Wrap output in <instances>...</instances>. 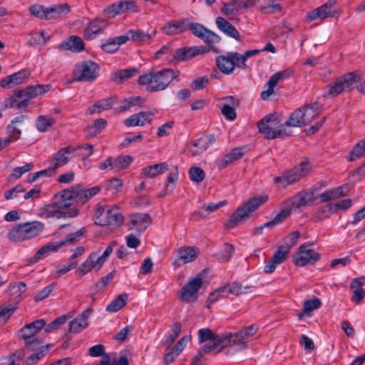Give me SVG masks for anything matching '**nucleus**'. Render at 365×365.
Listing matches in <instances>:
<instances>
[{"instance_id": "f257e3e1", "label": "nucleus", "mask_w": 365, "mask_h": 365, "mask_svg": "<svg viewBox=\"0 0 365 365\" xmlns=\"http://www.w3.org/2000/svg\"><path fill=\"white\" fill-rule=\"evenodd\" d=\"M179 72L170 68L161 71H150L139 77L138 83L146 86L149 92L165 90L170 83L178 76Z\"/></svg>"}, {"instance_id": "f03ea898", "label": "nucleus", "mask_w": 365, "mask_h": 365, "mask_svg": "<svg viewBox=\"0 0 365 365\" xmlns=\"http://www.w3.org/2000/svg\"><path fill=\"white\" fill-rule=\"evenodd\" d=\"M93 220L96 224L101 226L117 227L123 224L124 217L118 206L106 205L97 207L93 215Z\"/></svg>"}, {"instance_id": "7ed1b4c3", "label": "nucleus", "mask_w": 365, "mask_h": 365, "mask_svg": "<svg viewBox=\"0 0 365 365\" xmlns=\"http://www.w3.org/2000/svg\"><path fill=\"white\" fill-rule=\"evenodd\" d=\"M267 199L268 197L267 195H261L250 199L235 210L231 217L226 222L225 227L227 228H232L237 224L245 222L250 213L255 211Z\"/></svg>"}, {"instance_id": "20e7f679", "label": "nucleus", "mask_w": 365, "mask_h": 365, "mask_svg": "<svg viewBox=\"0 0 365 365\" xmlns=\"http://www.w3.org/2000/svg\"><path fill=\"white\" fill-rule=\"evenodd\" d=\"M43 228V224L38 221L20 224L9 230L8 238L12 242L24 241L38 235Z\"/></svg>"}, {"instance_id": "39448f33", "label": "nucleus", "mask_w": 365, "mask_h": 365, "mask_svg": "<svg viewBox=\"0 0 365 365\" xmlns=\"http://www.w3.org/2000/svg\"><path fill=\"white\" fill-rule=\"evenodd\" d=\"M319 106L317 103L306 105L293 112L286 121L287 125L302 127L312 121L319 115Z\"/></svg>"}, {"instance_id": "423d86ee", "label": "nucleus", "mask_w": 365, "mask_h": 365, "mask_svg": "<svg viewBox=\"0 0 365 365\" xmlns=\"http://www.w3.org/2000/svg\"><path fill=\"white\" fill-rule=\"evenodd\" d=\"M83 235V232L78 230L76 232L68 235L64 240L59 242H51L42 246L29 259V264H34L38 260L43 259L45 256L48 255L51 252H56L59 248L73 244L78 241Z\"/></svg>"}, {"instance_id": "0eeeda50", "label": "nucleus", "mask_w": 365, "mask_h": 365, "mask_svg": "<svg viewBox=\"0 0 365 365\" xmlns=\"http://www.w3.org/2000/svg\"><path fill=\"white\" fill-rule=\"evenodd\" d=\"M360 80L361 77L356 72L344 74L327 86V95L334 98L344 91H349Z\"/></svg>"}, {"instance_id": "6e6552de", "label": "nucleus", "mask_w": 365, "mask_h": 365, "mask_svg": "<svg viewBox=\"0 0 365 365\" xmlns=\"http://www.w3.org/2000/svg\"><path fill=\"white\" fill-rule=\"evenodd\" d=\"M202 285V274H198L182 287L179 292V299L185 303H192L198 299V291Z\"/></svg>"}, {"instance_id": "1a4fd4ad", "label": "nucleus", "mask_w": 365, "mask_h": 365, "mask_svg": "<svg viewBox=\"0 0 365 365\" xmlns=\"http://www.w3.org/2000/svg\"><path fill=\"white\" fill-rule=\"evenodd\" d=\"M257 327L255 324L242 328L235 333L225 332L224 334H230L226 341H228L230 346L235 347L237 351H242L247 348L248 344L246 339L253 336L257 331Z\"/></svg>"}, {"instance_id": "9d476101", "label": "nucleus", "mask_w": 365, "mask_h": 365, "mask_svg": "<svg viewBox=\"0 0 365 365\" xmlns=\"http://www.w3.org/2000/svg\"><path fill=\"white\" fill-rule=\"evenodd\" d=\"M311 170V165L309 162H302L299 166L296 167L290 171L284 173L282 177H276L274 179L275 183L281 184L285 187L289 184L299 181L305 177Z\"/></svg>"}, {"instance_id": "9b49d317", "label": "nucleus", "mask_w": 365, "mask_h": 365, "mask_svg": "<svg viewBox=\"0 0 365 365\" xmlns=\"http://www.w3.org/2000/svg\"><path fill=\"white\" fill-rule=\"evenodd\" d=\"M98 65L91 61H86L76 65L73 78L76 81H93L98 75Z\"/></svg>"}, {"instance_id": "f8f14e48", "label": "nucleus", "mask_w": 365, "mask_h": 365, "mask_svg": "<svg viewBox=\"0 0 365 365\" xmlns=\"http://www.w3.org/2000/svg\"><path fill=\"white\" fill-rule=\"evenodd\" d=\"M319 259L320 255L314 250L309 248L307 244L301 245L293 256L294 263L300 267L313 264Z\"/></svg>"}, {"instance_id": "ddd939ff", "label": "nucleus", "mask_w": 365, "mask_h": 365, "mask_svg": "<svg viewBox=\"0 0 365 365\" xmlns=\"http://www.w3.org/2000/svg\"><path fill=\"white\" fill-rule=\"evenodd\" d=\"M279 123V119L276 114L267 115L257 123L259 132L262 133L266 139H274Z\"/></svg>"}, {"instance_id": "4468645a", "label": "nucleus", "mask_w": 365, "mask_h": 365, "mask_svg": "<svg viewBox=\"0 0 365 365\" xmlns=\"http://www.w3.org/2000/svg\"><path fill=\"white\" fill-rule=\"evenodd\" d=\"M293 73L290 68L274 73L265 85L266 89L261 93V98L263 100L268 99L274 92V87L282 81L288 79Z\"/></svg>"}, {"instance_id": "2eb2a0df", "label": "nucleus", "mask_w": 365, "mask_h": 365, "mask_svg": "<svg viewBox=\"0 0 365 365\" xmlns=\"http://www.w3.org/2000/svg\"><path fill=\"white\" fill-rule=\"evenodd\" d=\"M336 14V1L329 0L323 5L317 7L307 14V19L309 21L317 19H325L334 16Z\"/></svg>"}, {"instance_id": "dca6fc26", "label": "nucleus", "mask_w": 365, "mask_h": 365, "mask_svg": "<svg viewBox=\"0 0 365 365\" xmlns=\"http://www.w3.org/2000/svg\"><path fill=\"white\" fill-rule=\"evenodd\" d=\"M41 341L36 338L32 341H26L25 345L26 348L35 352L31 354L25 361L26 365H33L41 359L48 352V346H41Z\"/></svg>"}, {"instance_id": "f3484780", "label": "nucleus", "mask_w": 365, "mask_h": 365, "mask_svg": "<svg viewBox=\"0 0 365 365\" xmlns=\"http://www.w3.org/2000/svg\"><path fill=\"white\" fill-rule=\"evenodd\" d=\"M52 88L51 84H37L29 86L24 89H18V96H24L29 105L31 99L36 98L50 91Z\"/></svg>"}, {"instance_id": "a211bd4d", "label": "nucleus", "mask_w": 365, "mask_h": 365, "mask_svg": "<svg viewBox=\"0 0 365 365\" xmlns=\"http://www.w3.org/2000/svg\"><path fill=\"white\" fill-rule=\"evenodd\" d=\"M188 29L195 36L200 38L207 43H218L220 40L218 35L207 29L201 24L188 23Z\"/></svg>"}, {"instance_id": "6ab92c4d", "label": "nucleus", "mask_w": 365, "mask_h": 365, "mask_svg": "<svg viewBox=\"0 0 365 365\" xmlns=\"http://www.w3.org/2000/svg\"><path fill=\"white\" fill-rule=\"evenodd\" d=\"M31 72L27 69H22L11 75L7 76L1 81V86L4 88H11L21 85L29 78Z\"/></svg>"}, {"instance_id": "aec40b11", "label": "nucleus", "mask_w": 365, "mask_h": 365, "mask_svg": "<svg viewBox=\"0 0 365 365\" xmlns=\"http://www.w3.org/2000/svg\"><path fill=\"white\" fill-rule=\"evenodd\" d=\"M104 261L97 253H93L77 269L76 273L82 277L92 269L98 270L104 264Z\"/></svg>"}, {"instance_id": "412c9836", "label": "nucleus", "mask_w": 365, "mask_h": 365, "mask_svg": "<svg viewBox=\"0 0 365 365\" xmlns=\"http://www.w3.org/2000/svg\"><path fill=\"white\" fill-rule=\"evenodd\" d=\"M207 51L202 46L184 47L176 50L173 58L178 61H188L196 56L205 53Z\"/></svg>"}, {"instance_id": "4be33fe9", "label": "nucleus", "mask_w": 365, "mask_h": 365, "mask_svg": "<svg viewBox=\"0 0 365 365\" xmlns=\"http://www.w3.org/2000/svg\"><path fill=\"white\" fill-rule=\"evenodd\" d=\"M129 229L141 233L150 225V218L146 213H136L130 215Z\"/></svg>"}, {"instance_id": "5701e85b", "label": "nucleus", "mask_w": 365, "mask_h": 365, "mask_svg": "<svg viewBox=\"0 0 365 365\" xmlns=\"http://www.w3.org/2000/svg\"><path fill=\"white\" fill-rule=\"evenodd\" d=\"M156 30L153 29L150 33L146 34L141 30H129L123 35L125 43L129 41H136L141 44H147L150 42L151 38L155 36Z\"/></svg>"}, {"instance_id": "b1692460", "label": "nucleus", "mask_w": 365, "mask_h": 365, "mask_svg": "<svg viewBox=\"0 0 365 365\" xmlns=\"http://www.w3.org/2000/svg\"><path fill=\"white\" fill-rule=\"evenodd\" d=\"M198 255V251L195 247H181L178 250V258L175 260L174 264L180 267L181 264H187L193 261Z\"/></svg>"}, {"instance_id": "393cba45", "label": "nucleus", "mask_w": 365, "mask_h": 365, "mask_svg": "<svg viewBox=\"0 0 365 365\" xmlns=\"http://www.w3.org/2000/svg\"><path fill=\"white\" fill-rule=\"evenodd\" d=\"M108 26L105 19H96L91 21L84 30V37L86 39H93L101 34Z\"/></svg>"}, {"instance_id": "a878e982", "label": "nucleus", "mask_w": 365, "mask_h": 365, "mask_svg": "<svg viewBox=\"0 0 365 365\" xmlns=\"http://www.w3.org/2000/svg\"><path fill=\"white\" fill-rule=\"evenodd\" d=\"M26 119L25 115H19L11 120L10 123L6 127V133L8 138L12 139V143L18 140L21 134V125Z\"/></svg>"}, {"instance_id": "bb28decb", "label": "nucleus", "mask_w": 365, "mask_h": 365, "mask_svg": "<svg viewBox=\"0 0 365 365\" xmlns=\"http://www.w3.org/2000/svg\"><path fill=\"white\" fill-rule=\"evenodd\" d=\"M153 117L151 112H140L125 119L124 123L128 127L143 126L151 123Z\"/></svg>"}, {"instance_id": "cd10ccee", "label": "nucleus", "mask_w": 365, "mask_h": 365, "mask_svg": "<svg viewBox=\"0 0 365 365\" xmlns=\"http://www.w3.org/2000/svg\"><path fill=\"white\" fill-rule=\"evenodd\" d=\"M18 90H16L14 95L6 98L1 104V110H5L8 108H17L18 109H24L28 106L27 100L24 96H18Z\"/></svg>"}, {"instance_id": "c85d7f7f", "label": "nucleus", "mask_w": 365, "mask_h": 365, "mask_svg": "<svg viewBox=\"0 0 365 365\" xmlns=\"http://www.w3.org/2000/svg\"><path fill=\"white\" fill-rule=\"evenodd\" d=\"M188 29V21L181 19L179 21H171L162 27V31L167 35L179 34Z\"/></svg>"}, {"instance_id": "c756f323", "label": "nucleus", "mask_w": 365, "mask_h": 365, "mask_svg": "<svg viewBox=\"0 0 365 365\" xmlns=\"http://www.w3.org/2000/svg\"><path fill=\"white\" fill-rule=\"evenodd\" d=\"M91 312V309H87L72 320L69 324V331L78 333L86 329L88 325V319Z\"/></svg>"}, {"instance_id": "7c9ffc66", "label": "nucleus", "mask_w": 365, "mask_h": 365, "mask_svg": "<svg viewBox=\"0 0 365 365\" xmlns=\"http://www.w3.org/2000/svg\"><path fill=\"white\" fill-rule=\"evenodd\" d=\"M45 325L43 319H38L25 325L19 331L20 336L26 341H31V338L35 336Z\"/></svg>"}, {"instance_id": "2f4dec72", "label": "nucleus", "mask_w": 365, "mask_h": 365, "mask_svg": "<svg viewBox=\"0 0 365 365\" xmlns=\"http://www.w3.org/2000/svg\"><path fill=\"white\" fill-rule=\"evenodd\" d=\"M53 197L60 203L61 207L66 210L75 202L74 185L56 193Z\"/></svg>"}, {"instance_id": "473e14b6", "label": "nucleus", "mask_w": 365, "mask_h": 365, "mask_svg": "<svg viewBox=\"0 0 365 365\" xmlns=\"http://www.w3.org/2000/svg\"><path fill=\"white\" fill-rule=\"evenodd\" d=\"M58 49L61 51L81 52L84 50V43L81 38L71 36L58 46Z\"/></svg>"}, {"instance_id": "72a5a7b5", "label": "nucleus", "mask_w": 365, "mask_h": 365, "mask_svg": "<svg viewBox=\"0 0 365 365\" xmlns=\"http://www.w3.org/2000/svg\"><path fill=\"white\" fill-rule=\"evenodd\" d=\"M74 148L70 146L65 147L59 150L53 157V166L51 170L54 171L56 168L63 167L69 160Z\"/></svg>"}, {"instance_id": "f704fd0d", "label": "nucleus", "mask_w": 365, "mask_h": 365, "mask_svg": "<svg viewBox=\"0 0 365 365\" xmlns=\"http://www.w3.org/2000/svg\"><path fill=\"white\" fill-rule=\"evenodd\" d=\"M230 334H218L212 340L207 341L202 349H201L205 354H217L222 351V346H221V344L226 341V338H227Z\"/></svg>"}, {"instance_id": "c9c22d12", "label": "nucleus", "mask_w": 365, "mask_h": 365, "mask_svg": "<svg viewBox=\"0 0 365 365\" xmlns=\"http://www.w3.org/2000/svg\"><path fill=\"white\" fill-rule=\"evenodd\" d=\"M261 52L259 49H253L245 51L243 54L237 52H230V57L232 58L235 67L245 68L247 67L246 61L247 58L257 55Z\"/></svg>"}, {"instance_id": "e433bc0d", "label": "nucleus", "mask_w": 365, "mask_h": 365, "mask_svg": "<svg viewBox=\"0 0 365 365\" xmlns=\"http://www.w3.org/2000/svg\"><path fill=\"white\" fill-rule=\"evenodd\" d=\"M316 197L312 191L302 192L294 196L291 200L292 206L294 207H299L306 206L312 203Z\"/></svg>"}, {"instance_id": "4c0bfd02", "label": "nucleus", "mask_w": 365, "mask_h": 365, "mask_svg": "<svg viewBox=\"0 0 365 365\" xmlns=\"http://www.w3.org/2000/svg\"><path fill=\"white\" fill-rule=\"evenodd\" d=\"M215 61L217 68L224 74L229 75L233 72L235 64L232 58L230 57V52L227 55L216 57Z\"/></svg>"}, {"instance_id": "58836bf2", "label": "nucleus", "mask_w": 365, "mask_h": 365, "mask_svg": "<svg viewBox=\"0 0 365 365\" xmlns=\"http://www.w3.org/2000/svg\"><path fill=\"white\" fill-rule=\"evenodd\" d=\"M65 210V208L61 207L60 203L53 197V202L46 205L43 210L46 217L60 219L66 217Z\"/></svg>"}, {"instance_id": "ea45409f", "label": "nucleus", "mask_w": 365, "mask_h": 365, "mask_svg": "<svg viewBox=\"0 0 365 365\" xmlns=\"http://www.w3.org/2000/svg\"><path fill=\"white\" fill-rule=\"evenodd\" d=\"M216 24L218 29L226 35L237 40H240V36L238 31L227 20L222 17L216 19Z\"/></svg>"}, {"instance_id": "a19ab883", "label": "nucleus", "mask_w": 365, "mask_h": 365, "mask_svg": "<svg viewBox=\"0 0 365 365\" xmlns=\"http://www.w3.org/2000/svg\"><path fill=\"white\" fill-rule=\"evenodd\" d=\"M227 104L224 105L222 108V115L229 120H233L236 118V112L234 106L238 104L237 100H235L232 96H227L223 98Z\"/></svg>"}, {"instance_id": "79ce46f5", "label": "nucleus", "mask_w": 365, "mask_h": 365, "mask_svg": "<svg viewBox=\"0 0 365 365\" xmlns=\"http://www.w3.org/2000/svg\"><path fill=\"white\" fill-rule=\"evenodd\" d=\"M168 169L166 163H160L153 165L145 167L142 169V175L146 178H153L164 173Z\"/></svg>"}, {"instance_id": "37998d69", "label": "nucleus", "mask_w": 365, "mask_h": 365, "mask_svg": "<svg viewBox=\"0 0 365 365\" xmlns=\"http://www.w3.org/2000/svg\"><path fill=\"white\" fill-rule=\"evenodd\" d=\"M71 9L67 4L54 5L48 7V20L61 18L66 16Z\"/></svg>"}, {"instance_id": "c03bdc74", "label": "nucleus", "mask_w": 365, "mask_h": 365, "mask_svg": "<svg viewBox=\"0 0 365 365\" xmlns=\"http://www.w3.org/2000/svg\"><path fill=\"white\" fill-rule=\"evenodd\" d=\"M364 283V277L356 278L351 283V288L354 292L352 300L356 303H359L365 295V292L361 287Z\"/></svg>"}, {"instance_id": "a18cd8bd", "label": "nucleus", "mask_w": 365, "mask_h": 365, "mask_svg": "<svg viewBox=\"0 0 365 365\" xmlns=\"http://www.w3.org/2000/svg\"><path fill=\"white\" fill-rule=\"evenodd\" d=\"M215 141V137L212 135H204L193 143V145L197 148L196 150L192 151V155L197 154L207 150Z\"/></svg>"}, {"instance_id": "49530a36", "label": "nucleus", "mask_w": 365, "mask_h": 365, "mask_svg": "<svg viewBox=\"0 0 365 365\" xmlns=\"http://www.w3.org/2000/svg\"><path fill=\"white\" fill-rule=\"evenodd\" d=\"M123 35L109 38L106 43L102 44V49L108 53H114L119 48V46L125 43Z\"/></svg>"}, {"instance_id": "de8ad7c7", "label": "nucleus", "mask_w": 365, "mask_h": 365, "mask_svg": "<svg viewBox=\"0 0 365 365\" xmlns=\"http://www.w3.org/2000/svg\"><path fill=\"white\" fill-rule=\"evenodd\" d=\"M115 103V98H105L98 101L93 106L88 108L90 114L95 113H101L104 110L110 109Z\"/></svg>"}, {"instance_id": "09e8293b", "label": "nucleus", "mask_w": 365, "mask_h": 365, "mask_svg": "<svg viewBox=\"0 0 365 365\" xmlns=\"http://www.w3.org/2000/svg\"><path fill=\"white\" fill-rule=\"evenodd\" d=\"M243 153L242 148H235L230 153L224 156L221 161L218 164L219 168H225L235 160H237L242 158Z\"/></svg>"}, {"instance_id": "8fccbe9b", "label": "nucleus", "mask_w": 365, "mask_h": 365, "mask_svg": "<svg viewBox=\"0 0 365 365\" xmlns=\"http://www.w3.org/2000/svg\"><path fill=\"white\" fill-rule=\"evenodd\" d=\"M8 290L11 298L17 301L21 299L22 294L26 292V285L22 282H15L9 284Z\"/></svg>"}, {"instance_id": "3c124183", "label": "nucleus", "mask_w": 365, "mask_h": 365, "mask_svg": "<svg viewBox=\"0 0 365 365\" xmlns=\"http://www.w3.org/2000/svg\"><path fill=\"white\" fill-rule=\"evenodd\" d=\"M242 10L241 1L232 0L228 3L223 4L221 11L225 15H236Z\"/></svg>"}, {"instance_id": "603ef678", "label": "nucleus", "mask_w": 365, "mask_h": 365, "mask_svg": "<svg viewBox=\"0 0 365 365\" xmlns=\"http://www.w3.org/2000/svg\"><path fill=\"white\" fill-rule=\"evenodd\" d=\"M128 298V296L127 294H120L106 307V311L109 312H116L119 311L126 304Z\"/></svg>"}, {"instance_id": "864d4df0", "label": "nucleus", "mask_w": 365, "mask_h": 365, "mask_svg": "<svg viewBox=\"0 0 365 365\" xmlns=\"http://www.w3.org/2000/svg\"><path fill=\"white\" fill-rule=\"evenodd\" d=\"M344 189L345 188L343 187H338L322 193L319 196L321 202H327L345 195L346 192L344 191Z\"/></svg>"}, {"instance_id": "5fc2aeb1", "label": "nucleus", "mask_w": 365, "mask_h": 365, "mask_svg": "<svg viewBox=\"0 0 365 365\" xmlns=\"http://www.w3.org/2000/svg\"><path fill=\"white\" fill-rule=\"evenodd\" d=\"M138 73V70L136 68L123 69L114 73L112 78L115 83H120Z\"/></svg>"}, {"instance_id": "6e6d98bb", "label": "nucleus", "mask_w": 365, "mask_h": 365, "mask_svg": "<svg viewBox=\"0 0 365 365\" xmlns=\"http://www.w3.org/2000/svg\"><path fill=\"white\" fill-rule=\"evenodd\" d=\"M365 157V138L360 140L351 150L347 160L354 161L356 159Z\"/></svg>"}, {"instance_id": "4d7b16f0", "label": "nucleus", "mask_w": 365, "mask_h": 365, "mask_svg": "<svg viewBox=\"0 0 365 365\" xmlns=\"http://www.w3.org/2000/svg\"><path fill=\"white\" fill-rule=\"evenodd\" d=\"M55 123L54 119L48 115H39L36 121V129L40 132H45Z\"/></svg>"}, {"instance_id": "13d9d810", "label": "nucleus", "mask_w": 365, "mask_h": 365, "mask_svg": "<svg viewBox=\"0 0 365 365\" xmlns=\"http://www.w3.org/2000/svg\"><path fill=\"white\" fill-rule=\"evenodd\" d=\"M24 352L22 350L2 359L0 365H19L24 358Z\"/></svg>"}, {"instance_id": "bf43d9fd", "label": "nucleus", "mask_w": 365, "mask_h": 365, "mask_svg": "<svg viewBox=\"0 0 365 365\" xmlns=\"http://www.w3.org/2000/svg\"><path fill=\"white\" fill-rule=\"evenodd\" d=\"M77 266V262L73 259H69L68 264L59 265L56 267L54 270L52 271L51 274L55 278H58L63 274L67 273L71 269L76 268Z\"/></svg>"}, {"instance_id": "052dcab7", "label": "nucleus", "mask_w": 365, "mask_h": 365, "mask_svg": "<svg viewBox=\"0 0 365 365\" xmlns=\"http://www.w3.org/2000/svg\"><path fill=\"white\" fill-rule=\"evenodd\" d=\"M48 7H45L41 4H34L29 7L30 13L35 17L42 19L48 20Z\"/></svg>"}, {"instance_id": "680f3d73", "label": "nucleus", "mask_w": 365, "mask_h": 365, "mask_svg": "<svg viewBox=\"0 0 365 365\" xmlns=\"http://www.w3.org/2000/svg\"><path fill=\"white\" fill-rule=\"evenodd\" d=\"M34 167V165L32 163H27L23 166L14 168L9 176V180H17L24 173L31 171Z\"/></svg>"}, {"instance_id": "e2e57ef3", "label": "nucleus", "mask_w": 365, "mask_h": 365, "mask_svg": "<svg viewBox=\"0 0 365 365\" xmlns=\"http://www.w3.org/2000/svg\"><path fill=\"white\" fill-rule=\"evenodd\" d=\"M178 179V170L177 168H173L167 178V182L165 185V193L171 192L175 187L176 182Z\"/></svg>"}, {"instance_id": "0e129e2a", "label": "nucleus", "mask_w": 365, "mask_h": 365, "mask_svg": "<svg viewBox=\"0 0 365 365\" xmlns=\"http://www.w3.org/2000/svg\"><path fill=\"white\" fill-rule=\"evenodd\" d=\"M290 212L289 209L282 210L273 220L264 223V227H270V228H272L274 226L282 222L290 215Z\"/></svg>"}, {"instance_id": "69168bd1", "label": "nucleus", "mask_w": 365, "mask_h": 365, "mask_svg": "<svg viewBox=\"0 0 365 365\" xmlns=\"http://www.w3.org/2000/svg\"><path fill=\"white\" fill-rule=\"evenodd\" d=\"M235 249L228 243H225L221 251L217 254V259L222 262L228 261L232 256Z\"/></svg>"}, {"instance_id": "338daca9", "label": "nucleus", "mask_w": 365, "mask_h": 365, "mask_svg": "<svg viewBox=\"0 0 365 365\" xmlns=\"http://www.w3.org/2000/svg\"><path fill=\"white\" fill-rule=\"evenodd\" d=\"M132 161L133 158L130 155H123L114 158L117 173L126 168L132 163Z\"/></svg>"}, {"instance_id": "774afa93", "label": "nucleus", "mask_w": 365, "mask_h": 365, "mask_svg": "<svg viewBox=\"0 0 365 365\" xmlns=\"http://www.w3.org/2000/svg\"><path fill=\"white\" fill-rule=\"evenodd\" d=\"M218 334L214 333L210 329H200L198 331V341L200 344L207 343Z\"/></svg>"}]
</instances>
